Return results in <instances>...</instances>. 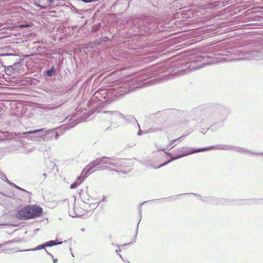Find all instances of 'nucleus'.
<instances>
[{
    "label": "nucleus",
    "mask_w": 263,
    "mask_h": 263,
    "mask_svg": "<svg viewBox=\"0 0 263 263\" xmlns=\"http://www.w3.org/2000/svg\"><path fill=\"white\" fill-rule=\"evenodd\" d=\"M130 85L129 83H126L117 87L108 89H100L96 91L88 102L89 110L88 111L84 108L79 109L75 115L68 116L64 120L65 124L58 128V132L54 129L46 130V128H40L28 131L26 133L30 135L32 139L34 141H48L53 138L57 139L59 137L58 132L63 133L64 131L73 127L77 124L89 118L95 112H100L102 106L131 91L132 88L128 87Z\"/></svg>",
    "instance_id": "f257e3e1"
},
{
    "label": "nucleus",
    "mask_w": 263,
    "mask_h": 263,
    "mask_svg": "<svg viewBox=\"0 0 263 263\" xmlns=\"http://www.w3.org/2000/svg\"><path fill=\"white\" fill-rule=\"evenodd\" d=\"M232 50V49L230 51L227 49H223L217 51L215 55L220 56L216 58L217 60H212L208 61L209 59H211V58L208 56L197 55L195 57V60L186 63L183 66L184 67L178 70L175 72V74L177 76H183L187 73V71L199 69L204 67L206 63L209 64L216 63L218 60L220 62L235 60V55H236L240 57H241L240 59H255L256 60L263 59V49H260L252 47L245 50Z\"/></svg>",
    "instance_id": "f03ea898"
},
{
    "label": "nucleus",
    "mask_w": 263,
    "mask_h": 263,
    "mask_svg": "<svg viewBox=\"0 0 263 263\" xmlns=\"http://www.w3.org/2000/svg\"><path fill=\"white\" fill-rule=\"evenodd\" d=\"M230 110L222 105L214 104L205 106H199L193 109L190 112L187 111H178L177 115L184 118L194 127L199 124L207 121H211L216 124H222L227 119L230 114Z\"/></svg>",
    "instance_id": "7ed1b4c3"
},
{
    "label": "nucleus",
    "mask_w": 263,
    "mask_h": 263,
    "mask_svg": "<svg viewBox=\"0 0 263 263\" xmlns=\"http://www.w3.org/2000/svg\"><path fill=\"white\" fill-rule=\"evenodd\" d=\"M128 25H133L131 30L134 35L138 33L151 34L158 28V21L154 16L142 15L139 17H131L128 20Z\"/></svg>",
    "instance_id": "20e7f679"
},
{
    "label": "nucleus",
    "mask_w": 263,
    "mask_h": 263,
    "mask_svg": "<svg viewBox=\"0 0 263 263\" xmlns=\"http://www.w3.org/2000/svg\"><path fill=\"white\" fill-rule=\"evenodd\" d=\"M228 147L224 146H221V145H214L210 147H203V148H191L189 147H186L185 149V151L183 152L181 154H177L175 156H171L170 160L168 161H166L163 163H162L161 165L158 166H154L153 165H151V167L152 168L157 169L161 167H163L167 164H168L170 162H171L172 161L175 160L176 159L181 158L182 157L196 153H199L201 152H204L208 150H211L213 149H224L227 148Z\"/></svg>",
    "instance_id": "39448f33"
},
{
    "label": "nucleus",
    "mask_w": 263,
    "mask_h": 263,
    "mask_svg": "<svg viewBox=\"0 0 263 263\" xmlns=\"http://www.w3.org/2000/svg\"><path fill=\"white\" fill-rule=\"evenodd\" d=\"M161 67L162 65H158L140 72L138 74V78L136 80H134V82H131L130 83L134 84L135 81L137 84H140L147 79L160 74L165 71V69L161 68Z\"/></svg>",
    "instance_id": "423d86ee"
},
{
    "label": "nucleus",
    "mask_w": 263,
    "mask_h": 263,
    "mask_svg": "<svg viewBox=\"0 0 263 263\" xmlns=\"http://www.w3.org/2000/svg\"><path fill=\"white\" fill-rule=\"evenodd\" d=\"M217 145H221V146H224L228 147L227 148L224 149H218L219 150H230V149H233L236 152H238L240 153H248L250 154H253L255 155H259V156H262L263 155V152L261 153H255L253 152L252 151H249L247 148H242V147H236L230 145H224V144H217Z\"/></svg>",
    "instance_id": "0eeeda50"
},
{
    "label": "nucleus",
    "mask_w": 263,
    "mask_h": 263,
    "mask_svg": "<svg viewBox=\"0 0 263 263\" xmlns=\"http://www.w3.org/2000/svg\"><path fill=\"white\" fill-rule=\"evenodd\" d=\"M27 206L31 219H34L42 215L43 213L42 208L36 205H28Z\"/></svg>",
    "instance_id": "6e6552de"
},
{
    "label": "nucleus",
    "mask_w": 263,
    "mask_h": 263,
    "mask_svg": "<svg viewBox=\"0 0 263 263\" xmlns=\"http://www.w3.org/2000/svg\"><path fill=\"white\" fill-rule=\"evenodd\" d=\"M195 196H198L201 198V200L202 202H208L213 204H223L226 200L224 199L220 198H216L213 197H208L202 198L200 195H197L195 193H192Z\"/></svg>",
    "instance_id": "1a4fd4ad"
},
{
    "label": "nucleus",
    "mask_w": 263,
    "mask_h": 263,
    "mask_svg": "<svg viewBox=\"0 0 263 263\" xmlns=\"http://www.w3.org/2000/svg\"><path fill=\"white\" fill-rule=\"evenodd\" d=\"M15 216L20 220L30 219L31 218L29 216V211L28 210V206H25L18 210L16 213Z\"/></svg>",
    "instance_id": "9d476101"
},
{
    "label": "nucleus",
    "mask_w": 263,
    "mask_h": 263,
    "mask_svg": "<svg viewBox=\"0 0 263 263\" xmlns=\"http://www.w3.org/2000/svg\"><path fill=\"white\" fill-rule=\"evenodd\" d=\"M0 178L2 179L3 180L6 181L9 184H10L11 186H13L15 187V189L20 190L21 191H23V192L25 193L26 194L31 195V193L26 191V190L20 187L19 186L16 185L14 183H12L10 182L8 179H7L6 175L3 174L2 172L0 171Z\"/></svg>",
    "instance_id": "9b49d317"
},
{
    "label": "nucleus",
    "mask_w": 263,
    "mask_h": 263,
    "mask_svg": "<svg viewBox=\"0 0 263 263\" xmlns=\"http://www.w3.org/2000/svg\"><path fill=\"white\" fill-rule=\"evenodd\" d=\"M15 136L13 133L0 130V142L14 139Z\"/></svg>",
    "instance_id": "f8f14e48"
},
{
    "label": "nucleus",
    "mask_w": 263,
    "mask_h": 263,
    "mask_svg": "<svg viewBox=\"0 0 263 263\" xmlns=\"http://www.w3.org/2000/svg\"><path fill=\"white\" fill-rule=\"evenodd\" d=\"M114 159V157H105L103 156L101 158H97V162L96 163L98 164H109L111 165V164L112 163V160Z\"/></svg>",
    "instance_id": "ddd939ff"
},
{
    "label": "nucleus",
    "mask_w": 263,
    "mask_h": 263,
    "mask_svg": "<svg viewBox=\"0 0 263 263\" xmlns=\"http://www.w3.org/2000/svg\"><path fill=\"white\" fill-rule=\"evenodd\" d=\"M97 162V159L91 162L89 166H87L86 167H85V176L86 178L91 173L94 172V168L99 165V164H98L96 163Z\"/></svg>",
    "instance_id": "4468645a"
},
{
    "label": "nucleus",
    "mask_w": 263,
    "mask_h": 263,
    "mask_svg": "<svg viewBox=\"0 0 263 263\" xmlns=\"http://www.w3.org/2000/svg\"><path fill=\"white\" fill-rule=\"evenodd\" d=\"M111 165L116 168H119L123 167L124 164L122 159L114 157V159L112 160Z\"/></svg>",
    "instance_id": "2eb2a0df"
},
{
    "label": "nucleus",
    "mask_w": 263,
    "mask_h": 263,
    "mask_svg": "<svg viewBox=\"0 0 263 263\" xmlns=\"http://www.w3.org/2000/svg\"><path fill=\"white\" fill-rule=\"evenodd\" d=\"M85 178L86 177H82L81 176H79L77 178V180L74 183L71 184L70 188L71 189L77 188L81 183H82L84 181Z\"/></svg>",
    "instance_id": "dca6fc26"
},
{
    "label": "nucleus",
    "mask_w": 263,
    "mask_h": 263,
    "mask_svg": "<svg viewBox=\"0 0 263 263\" xmlns=\"http://www.w3.org/2000/svg\"><path fill=\"white\" fill-rule=\"evenodd\" d=\"M56 73V70L54 66L53 65L48 69L44 71V74L46 77H51L55 75Z\"/></svg>",
    "instance_id": "f3484780"
},
{
    "label": "nucleus",
    "mask_w": 263,
    "mask_h": 263,
    "mask_svg": "<svg viewBox=\"0 0 263 263\" xmlns=\"http://www.w3.org/2000/svg\"><path fill=\"white\" fill-rule=\"evenodd\" d=\"M163 128L162 126L160 127H152L150 128L144 130V134H150L153 133H157L163 130Z\"/></svg>",
    "instance_id": "a211bd4d"
},
{
    "label": "nucleus",
    "mask_w": 263,
    "mask_h": 263,
    "mask_svg": "<svg viewBox=\"0 0 263 263\" xmlns=\"http://www.w3.org/2000/svg\"><path fill=\"white\" fill-rule=\"evenodd\" d=\"M109 40V39L108 37L103 36L102 37L96 39L94 42V44L95 45H101L103 42H106Z\"/></svg>",
    "instance_id": "6ab92c4d"
},
{
    "label": "nucleus",
    "mask_w": 263,
    "mask_h": 263,
    "mask_svg": "<svg viewBox=\"0 0 263 263\" xmlns=\"http://www.w3.org/2000/svg\"><path fill=\"white\" fill-rule=\"evenodd\" d=\"M45 248H46L45 245V243H44L41 245H38L35 248L24 250H23L22 251H36V250H40L43 249H45Z\"/></svg>",
    "instance_id": "aec40b11"
},
{
    "label": "nucleus",
    "mask_w": 263,
    "mask_h": 263,
    "mask_svg": "<svg viewBox=\"0 0 263 263\" xmlns=\"http://www.w3.org/2000/svg\"><path fill=\"white\" fill-rule=\"evenodd\" d=\"M38 1L42 4L43 7L48 6L53 2V0H38Z\"/></svg>",
    "instance_id": "412c9836"
},
{
    "label": "nucleus",
    "mask_w": 263,
    "mask_h": 263,
    "mask_svg": "<svg viewBox=\"0 0 263 263\" xmlns=\"http://www.w3.org/2000/svg\"><path fill=\"white\" fill-rule=\"evenodd\" d=\"M45 247H51L57 245V242L55 240H50L45 242Z\"/></svg>",
    "instance_id": "4be33fe9"
},
{
    "label": "nucleus",
    "mask_w": 263,
    "mask_h": 263,
    "mask_svg": "<svg viewBox=\"0 0 263 263\" xmlns=\"http://www.w3.org/2000/svg\"><path fill=\"white\" fill-rule=\"evenodd\" d=\"M8 196L0 192V204H2L4 201V200L8 197Z\"/></svg>",
    "instance_id": "5701e85b"
},
{
    "label": "nucleus",
    "mask_w": 263,
    "mask_h": 263,
    "mask_svg": "<svg viewBox=\"0 0 263 263\" xmlns=\"http://www.w3.org/2000/svg\"><path fill=\"white\" fill-rule=\"evenodd\" d=\"M103 112H108V113L113 114L115 116H118L119 118H123V115L121 114V113H120L118 111H114V112H111V111H103Z\"/></svg>",
    "instance_id": "b1692460"
},
{
    "label": "nucleus",
    "mask_w": 263,
    "mask_h": 263,
    "mask_svg": "<svg viewBox=\"0 0 263 263\" xmlns=\"http://www.w3.org/2000/svg\"><path fill=\"white\" fill-rule=\"evenodd\" d=\"M134 120H135V122L137 123V125H138V127L139 128V130L138 132L137 135L138 136H141L142 134V133L144 134V131H142V130H141L140 125L138 124L137 120L136 119H134Z\"/></svg>",
    "instance_id": "393cba45"
},
{
    "label": "nucleus",
    "mask_w": 263,
    "mask_h": 263,
    "mask_svg": "<svg viewBox=\"0 0 263 263\" xmlns=\"http://www.w3.org/2000/svg\"><path fill=\"white\" fill-rule=\"evenodd\" d=\"M102 170H109V171H115V172H117V170L114 169V168H110V167L108 166H103V168H102Z\"/></svg>",
    "instance_id": "a878e982"
},
{
    "label": "nucleus",
    "mask_w": 263,
    "mask_h": 263,
    "mask_svg": "<svg viewBox=\"0 0 263 263\" xmlns=\"http://www.w3.org/2000/svg\"><path fill=\"white\" fill-rule=\"evenodd\" d=\"M99 203H92L91 205H90V206H91V208L90 209L94 210L98 206Z\"/></svg>",
    "instance_id": "bb28decb"
},
{
    "label": "nucleus",
    "mask_w": 263,
    "mask_h": 263,
    "mask_svg": "<svg viewBox=\"0 0 263 263\" xmlns=\"http://www.w3.org/2000/svg\"><path fill=\"white\" fill-rule=\"evenodd\" d=\"M15 241V240H9V241H6L4 243H0V248H2L4 244H9V243H12Z\"/></svg>",
    "instance_id": "cd10ccee"
},
{
    "label": "nucleus",
    "mask_w": 263,
    "mask_h": 263,
    "mask_svg": "<svg viewBox=\"0 0 263 263\" xmlns=\"http://www.w3.org/2000/svg\"><path fill=\"white\" fill-rule=\"evenodd\" d=\"M101 26V24L100 23L97 24L96 26L93 27V30L97 31L98 30Z\"/></svg>",
    "instance_id": "c85d7f7f"
},
{
    "label": "nucleus",
    "mask_w": 263,
    "mask_h": 263,
    "mask_svg": "<svg viewBox=\"0 0 263 263\" xmlns=\"http://www.w3.org/2000/svg\"><path fill=\"white\" fill-rule=\"evenodd\" d=\"M177 141V140H175H175H174L171 141V142L168 144V145L167 147H171V146H172V145L175 143V142H176Z\"/></svg>",
    "instance_id": "c756f323"
},
{
    "label": "nucleus",
    "mask_w": 263,
    "mask_h": 263,
    "mask_svg": "<svg viewBox=\"0 0 263 263\" xmlns=\"http://www.w3.org/2000/svg\"><path fill=\"white\" fill-rule=\"evenodd\" d=\"M208 129H210L212 131H215L216 130V126L212 125Z\"/></svg>",
    "instance_id": "7c9ffc66"
},
{
    "label": "nucleus",
    "mask_w": 263,
    "mask_h": 263,
    "mask_svg": "<svg viewBox=\"0 0 263 263\" xmlns=\"http://www.w3.org/2000/svg\"><path fill=\"white\" fill-rule=\"evenodd\" d=\"M243 202H244V204H249L251 203V201H250V200H245L243 201Z\"/></svg>",
    "instance_id": "2f4dec72"
},
{
    "label": "nucleus",
    "mask_w": 263,
    "mask_h": 263,
    "mask_svg": "<svg viewBox=\"0 0 263 263\" xmlns=\"http://www.w3.org/2000/svg\"><path fill=\"white\" fill-rule=\"evenodd\" d=\"M116 253H117L119 255V256H120L122 259H123V258H122V256H121L120 254H119V252H121V249H120V248H119V249L116 250Z\"/></svg>",
    "instance_id": "473e14b6"
},
{
    "label": "nucleus",
    "mask_w": 263,
    "mask_h": 263,
    "mask_svg": "<svg viewBox=\"0 0 263 263\" xmlns=\"http://www.w3.org/2000/svg\"><path fill=\"white\" fill-rule=\"evenodd\" d=\"M45 251H46V253H47L48 255H49V256H51L52 258H53V255H52L50 253H49V252H48V251H47L46 249H45Z\"/></svg>",
    "instance_id": "72a5a7b5"
},
{
    "label": "nucleus",
    "mask_w": 263,
    "mask_h": 263,
    "mask_svg": "<svg viewBox=\"0 0 263 263\" xmlns=\"http://www.w3.org/2000/svg\"><path fill=\"white\" fill-rule=\"evenodd\" d=\"M81 1H82L83 2H84L86 3L92 2V0H81Z\"/></svg>",
    "instance_id": "f704fd0d"
},
{
    "label": "nucleus",
    "mask_w": 263,
    "mask_h": 263,
    "mask_svg": "<svg viewBox=\"0 0 263 263\" xmlns=\"http://www.w3.org/2000/svg\"><path fill=\"white\" fill-rule=\"evenodd\" d=\"M135 145H136V143H132L131 144H128V145H127V146H128V147H134Z\"/></svg>",
    "instance_id": "c9c22d12"
},
{
    "label": "nucleus",
    "mask_w": 263,
    "mask_h": 263,
    "mask_svg": "<svg viewBox=\"0 0 263 263\" xmlns=\"http://www.w3.org/2000/svg\"><path fill=\"white\" fill-rule=\"evenodd\" d=\"M139 215H140V219H141V217H142V209L141 208H139Z\"/></svg>",
    "instance_id": "e433bc0d"
},
{
    "label": "nucleus",
    "mask_w": 263,
    "mask_h": 263,
    "mask_svg": "<svg viewBox=\"0 0 263 263\" xmlns=\"http://www.w3.org/2000/svg\"><path fill=\"white\" fill-rule=\"evenodd\" d=\"M184 137V136H181L180 137H179V138L177 139L176 140H177V141H181V140H183V138Z\"/></svg>",
    "instance_id": "4c0bfd02"
},
{
    "label": "nucleus",
    "mask_w": 263,
    "mask_h": 263,
    "mask_svg": "<svg viewBox=\"0 0 263 263\" xmlns=\"http://www.w3.org/2000/svg\"><path fill=\"white\" fill-rule=\"evenodd\" d=\"M89 199H87V200H85V199H84V202L85 203H86V204H89V203L87 202H88V201H89Z\"/></svg>",
    "instance_id": "58836bf2"
},
{
    "label": "nucleus",
    "mask_w": 263,
    "mask_h": 263,
    "mask_svg": "<svg viewBox=\"0 0 263 263\" xmlns=\"http://www.w3.org/2000/svg\"><path fill=\"white\" fill-rule=\"evenodd\" d=\"M183 64H184L183 62H180L179 63H177V65H183Z\"/></svg>",
    "instance_id": "ea45409f"
},
{
    "label": "nucleus",
    "mask_w": 263,
    "mask_h": 263,
    "mask_svg": "<svg viewBox=\"0 0 263 263\" xmlns=\"http://www.w3.org/2000/svg\"><path fill=\"white\" fill-rule=\"evenodd\" d=\"M44 177V178L45 179L46 178V177L47 176V174L45 173H43V175H42Z\"/></svg>",
    "instance_id": "a19ab883"
},
{
    "label": "nucleus",
    "mask_w": 263,
    "mask_h": 263,
    "mask_svg": "<svg viewBox=\"0 0 263 263\" xmlns=\"http://www.w3.org/2000/svg\"><path fill=\"white\" fill-rule=\"evenodd\" d=\"M2 149L0 148V159L2 158Z\"/></svg>",
    "instance_id": "79ce46f5"
},
{
    "label": "nucleus",
    "mask_w": 263,
    "mask_h": 263,
    "mask_svg": "<svg viewBox=\"0 0 263 263\" xmlns=\"http://www.w3.org/2000/svg\"><path fill=\"white\" fill-rule=\"evenodd\" d=\"M53 261L54 263H57L58 261V259L53 258Z\"/></svg>",
    "instance_id": "37998d69"
},
{
    "label": "nucleus",
    "mask_w": 263,
    "mask_h": 263,
    "mask_svg": "<svg viewBox=\"0 0 263 263\" xmlns=\"http://www.w3.org/2000/svg\"><path fill=\"white\" fill-rule=\"evenodd\" d=\"M62 243V241H60V242H57V245H61Z\"/></svg>",
    "instance_id": "c03bdc74"
},
{
    "label": "nucleus",
    "mask_w": 263,
    "mask_h": 263,
    "mask_svg": "<svg viewBox=\"0 0 263 263\" xmlns=\"http://www.w3.org/2000/svg\"><path fill=\"white\" fill-rule=\"evenodd\" d=\"M139 224V223H138V224H137V228H138ZM136 232H137V233H136V235H137V232H138V228H137Z\"/></svg>",
    "instance_id": "a18cd8bd"
},
{
    "label": "nucleus",
    "mask_w": 263,
    "mask_h": 263,
    "mask_svg": "<svg viewBox=\"0 0 263 263\" xmlns=\"http://www.w3.org/2000/svg\"><path fill=\"white\" fill-rule=\"evenodd\" d=\"M78 215L77 214H76L75 215H71L72 217H77Z\"/></svg>",
    "instance_id": "49530a36"
},
{
    "label": "nucleus",
    "mask_w": 263,
    "mask_h": 263,
    "mask_svg": "<svg viewBox=\"0 0 263 263\" xmlns=\"http://www.w3.org/2000/svg\"><path fill=\"white\" fill-rule=\"evenodd\" d=\"M206 132V130L204 132V129H203L202 131V133H203V134H205V133Z\"/></svg>",
    "instance_id": "de8ad7c7"
},
{
    "label": "nucleus",
    "mask_w": 263,
    "mask_h": 263,
    "mask_svg": "<svg viewBox=\"0 0 263 263\" xmlns=\"http://www.w3.org/2000/svg\"><path fill=\"white\" fill-rule=\"evenodd\" d=\"M131 243H132V242H129V243H125V244L124 245V246H126V245H129V244H130Z\"/></svg>",
    "instance_id": "09e8293b"
},
{
    "label": "nucleus",
    "mask_w": 263,
    "mask_h": 263,
    "mask_svg": "<svg viewBox=\"0 0 263 263\" xmlns=\"http://www.w3.org/2000/svg\"><path fill=\"white\" fill-rule=\"evenodd\" d=\"M115 5H116V2L114 3L112 5V6H115Z\"/></svg>",
    "instance_id": "8fccbe9b"
},
{
    "label": "nucleus",
    "mask_w": 263,
    "mask_h": 263,
    "mask_svg": "<svg viewBox=\"0 0 263 263\" xmlns=\"http://www.w3.org/2000/svg\"><path fill=\"white\" fill-rule=\"evenodd\" d=\"M165 153H166L167 155H170V153H166V152H165Z\"/></svg>",
    "instance_id": "3c124183"
},
{
    "label": "nucleus",
    "mask_w": 263,
    "mask_h": 263,
    "mask_svg": "<svg viewBox=\"0 0 263 263\" xmlns=\"http://www.w3.org/2000/svg\"><path fill=\"white\" fill-rule=\"evenodd\" d=\"M154 116V114H153V115H151V116L152 117H153Z\"/></svg>",
    "instance_id": "603ef678"
},
{
    "label": "nucleus",
    "mask_w": 263,
    "mask_h": 263,
    "mask_svg": "<svg viewBox=\"0 0 263 263\" xmlns=\"http://www.w3.org/2000/svg\"><path fill=\"white\" fill-rule=\"evenodd\" d=\"M185 194H181V195H179V196H180V195H185Z\"/></svg>",
    "instance_id": "864d4df0"
},
{
    "label": "nucleus",
    "mask_w": 263,
    "mask_h": 263,
    "mask_svg": "<svg viewBox=\"0 0 263 263\" xmlns=\"http://www.w3.org/2000/svg\"><path fill=\"white\" fill-rule=\"evenodd\" d=\"M144 204V203H142L140 204V206H141V205H142V204Z\"/></svg>",
    "instance_id": "5fc2aeb1"
},
{
    "label": "nucleus",
    "mask_w": 263,
    "mask_h": 263,
    "mask_svg": "<svg viewBox=\"0 0 263 263\" xmlns=\"http://www.w3.org/2000/svg\"><path fill=\"white\" fill-rule=\"evenodd\" d=\"M88 82H89L88 80H87L86 81V83H88Z\"/></svg>",
    "instance_id": "6e6d98bb"
},
{
    "label": "nucleus",
    "mask_w": 263,
    "mask_h": 263,
    "mask_svg": "<svg viewBox=\"0 0 263 263\" xmlns=\"http://www.w3.org/2000/svg\"><path fill=\"white\" fill-rule=\"evenodd\" d=\"M162 151H163V152L164 153L165 152V151H164V149H162Z\"/></svg>",
    "instance_id": "4d7b16f0"
},
{
    "label": "nucleus",
    "mask_w": 263,
    "mask_h": 263,
    "mask_svg": "<svg viewBox=\"0 0 263 263\" xmlns=\"http://www.w3.org/2000/svg\"><path fill=\"white\" fill-rule=\"evenodd\" d=\"M162 151H163V152L164 153L165 152V151H164V149H162Z\"/></svg>",
    "instance_id": "13d9d810"
}]
</instances>
